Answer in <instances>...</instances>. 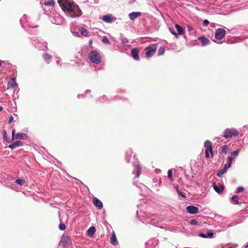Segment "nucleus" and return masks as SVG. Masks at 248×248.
<instances>
[{"mask_svg":"<svg viewBox=\"0 0 248 248\" xmlns=\"http://www.w3.org/2000/svg\"><path fill=\"white\" fill-rule=\"evenodd\" d=\"M58 2L62 9L68 13L71 17H76L81 15V11L78 6L68 0H58Z\"/></svg>","mask_w":248,"mask_h":248,"instance_id":"obj_1","label":"nucleus"},{"mask_svg":"<svg viewBox=\"0 0 248 248\" xmlns=\"http://www.w3.org/2000/svg\"><path fill=\"white\" fill-rule=\"evenodd\" d=\"M204 146L205 148V156L207 158L213 157V146L212 142L208 140H206L204 143Z\"/></svg>","mask_w":248,"mask_h":248,"instance_id":"obj_2","label":"nucleus"},{"mask_svg":"<svg viewBox=\"0 0 248 248\" xmlns=\"http://www.w3.org/2000/svg\"><path fill=\"white\" fill-rule=\"evenodd\" d=\"M239 134V131L235 129L227 128L223 132L222 137L226 139L236 137Z\"/></svg>","mask_w":248,"mask_h":248,"instance_id":"obj_3","label":"nucleus"},{"mask_svg":"<svg viewBox=\"0 0 248 248\" xmlns=\"http://www.w3.org/2000/svg\"><path fill=\"white\" fill-rule=\"evenodd\" d=\"M89 59L93 63L98 64L101 62V58L99 53L92 51L89 54Z\"/></svg>","mask_w":248,"mask_h":248,"instance_id":"obj_4","label":"nucleus"},{"mask_svg":"<svg viewBox=\"0 0 248 248\" xmlns=\"http://www.w3.org/2000/svg\"><path fill=\"white\" fill-rule=\"evenodd\" d=\"M157 46L156 44H151L145 48V54L147 57H150L156 52Z\"/></svg>","mask_w":248,"mask_h":248,"instance_id":"obj_5","label":"nucleus"},{"mask_svg":"<svg viewBox=\"0 0 248 248\" xmlns=\"http://www.w3.org/2000/svg\"><path fill=\"white\" fill-rule=\"evenodd\" d=\"M71 241L70 238L66 235H62L60 242V245L63 248H66L71 244Z\"/></svg>","mask_w":248,"mask_h":248,"instance_id":"obj_6","label":"nucleus"},{"mask_svg":"<svg viewBox=\"0 0 248 248\" xmlns=\"http://www.w3.org/2000/svg\"><path fill=\"white\" fill-rule=\"evenodd\" d=\"M226 35V31L221 28L216 30L215 32V37L217 40H221Z\"/></svg>","mask_w":248,"mask_h":248,"instance_id":"obj_7","label":"nucleus"},{"mask_svg":"<svg viewBox=\"0 0 248 248\" xmlns=\"http://www.w3.org/2000/svg\"><path fill=\"white\" fill-rule=\"evenodd\" d=\"M12 134L13 139H14V138H15L16 139L25 140L27 137V135L23 133H18L15 134V130H13Z\"/></svg>","mask_w":248,"mask_h":248,"instance_id":"obj_8","label":"nucleus"},{"mask_svg":"<svg viewBox=\"0 0 248 248\" xmlns=\"http://www.w3.org/2000/svg\"><path fill=\"white\" fill-rule=\"evenodd\" d=\"M186 211L191 214H196L198 212V208L193 205H189L186 208Z\"/></svg>","mask_w":248,"mask_h":248,"instance_id":"obj_9","label":"nucleus"},{"mask_svg":"<svg viewBox=\"0 0 248 248\" xmlns=\"http://www.w3.org/2000/svg\"><path fill=\"white\" fill-rule=\"evenodd\" d=\"M213 186L214 190L218 194L222 193L224 189V186L222 184H220L217 186L214 183Z\"/></svg>","mask_w":248,"mask_h":248,"instance_id":"obj_10","label":"nucleus"},{"mask_svg":"<svg viewBox=\"0 0 248 248\" xmlns=\"http://www.w3.org/2000/svg\"><path fill=\"white\" fill-rule=\"evenodd\" d=\"M93 203L94 205L99 209H101L103 207V203L100 200L97 198H94L93 199Z\"/></svg>","mask_w":248,"mask_h":248,"instance_id":"obj_11","label":"nucleus"},{"mask_svg":"<svg viewBox=\"0 0 248 248\" xmlns=\"http://www.w3.org/2000/svg\"><path fill=\"white\" fill-rule=\"evenodd\" d=\"M139 50L136 48L132 49L131 52L132 56L136 60H138L139 59Z\"/></svg>","mask_w":248,"mask_h":248,"instance_id":"obj_12","label":"nucleus"},{"mask_svg":"<svg viewBox=\"0 0 248 248\" xmlns=\"http://www.w3.org/2000/svg\"><path fill=\"white\" fill-rule=\"evenodd\" d=\"M141 15V13L140 12H134L131 13L129 14V17L130 19L133 20L137 17L140 16Z\"/></svg>","mask_w":248,"mask_h":248,"instance_id":"obj_13","label":"nucleus"},{"mask_svg":"<svg viewBox=\"0 0 248 248\" xmlns=\"http://www.w3.org/2000/svg\"><path fill=\"white\" fill-rule=\"evenodd\" d=\"M110 243L113 245L116 246L118 244L116 235L114 232H112V235L110 237Z\"/></svg>","mask_w":248,"mask_h":248,"instance_id":"obj_14","label":"nucleus"},{"mask_svg":"<svg viewBox=\"0 0 248 248\" xmlns=\"http://www.w3.org/2000/svg\"><path fill=\"white\" fill-rule=\"evenodd\" d=\"M198 39L202 41V46H206L210 43V40L205 36L199 37Z\"/></svg>","mask_w":248,"mask_h":248,"instance_id":"obj_15","label":"nucleus"},{"mask_svg":"<svg viewBox=\"0 0 248 248\" xmlns=\"http://www.w3.org/2000/svg\"><path fill=\"white\" fill-rule=\"evenodd\" d=\"M22 145V142L21 141L18 140L16 141L14 143L10 144L9 145V147L11 149H15V148Z\"/></svg>","mask_w":248,"mask_h":248,"instance_id":"obj_16","label":"nucleus"},{"mask_svg":"<svg viewBox=\"0 0 248 248\" xmlns=\"http://www.w3.org/2000/svg\"><path fill=\"white\" fill-rule=\"evenodd\" d=\"M214 233L211 232H207L206 234L202 232L199 233V236L202 238L212 237Z\"/></svg>","mask_w":248,"mask_h":248,"instance_id":"obj_17","label":"nucleus"},{"mask_svg":"<svg viewBox=\"0 0 248 248\" xmlns=\"http://www.w3.org/2000/svg\"><path fill=\"white\" fill-rule=\"evenodd\" d=\"M95 228L94 226L91 227L87 231V234L89 236H92L95 233Z\"/></svg>","mask_w":248,"mask_h":248,"instance_id":"obj_18","label":"nucleus"},{"mask_svg":"<svg viewBox=\"0 0 248 248\" xmlns=\"http://www.w3.org/2000/svg\"><path fill=\"white\" fill-rule=\"evenodd\" d=\"M227 168H228L227 165L225 164L224 168L217 172V176L220 177H221L226 172Z\"/></svg>","mask_w":248,"mask_h":248,"instance_id":"obj_19","label":"nucleus"},{"mask_svg":"<svg viewBox=\"0 0 248 248\" xmlns=\"http://www.w3.org/2000/svg\"><path fill=\"white\" fill-rule=\"evenodd\" d=\"M175 28L179 34H183L185 33V30L180 25L176 24Z\"/></svg>","mask_w":248,"mask_h":248,"instance_id":"obj_20","label":"nucleus"},{"mask_svg":"<svg viewBox=\"0 0 248 248\" xmlns=\"http://www.w3.org/2000/svg\"><path fill=\"white\" fill-rule=\"evenodd\" d=\"M102 19L106 23H111L112 21L111 17L109 15L104 16Z\"/></svg>","mask_w":248,"mask_h":248,"instance_id":"obj_21","label":"nucleus"},{"mask_svg":"<svg viewBox=\"0 0 248 248\" xmlns=\"http://www.w3.org/2000/svg\"><path fill=\"white\" fill-rule=\"evenodd\" d=\"M8 86L9 87L11 88H15L17 86V83H16L15 78H13L10 81L8 82Z\"/></svg>","mask_w":248,"mask_h":248,"instance_id":"obj_22","label":"nucleus"},{"mask_svg":"<svg viewBox=\"0 0 248 248\" xmlns=\"http://www.w3.org/2000/svg\"><path fill=\"white\" fill-rule=\"evenodd\" d=\"M80 33L83 35L85 36H88L89 35V31H87V30L85 29L84 28H81L80 29Z\"/></svg>","mask_w":248,"mask_h":248,"instance_id":"obj_23","label":"nucleus"},{"mask_svg":"<svg viewBox=\"0 0 248 248\" xmlns=\"http://www.w3.org/2000/svg\"><path fill=\"white\" fill-rule=\"evenodd\" d=\"M228 149V146L227 145H224L221 148L220 153L223 154H226L227 152Z\"/></svg>","mask_w":248,"mask_h":248,"instance_id":"obj_24","label":"nucleus"},{"mask_svg":"<svg viewBox=\"0 0 248 248\" xmlns=\"http://www.w3.org/2000/svg\"><path fill=\"white\" fill-rule=\"evenodd\" d=\"M43 57L46 61H47L51 59V56L47 53H45L43 54Z\"/></svg>","mask_w":248,"mask_h":248,"instance_id":"obj_25","label":"nucleus"},{"mask_svg":"<svg viewBox=\"0 0 248 248\" xmlns=\"http://www.w3.org/2000/svg\"><path fill=\"white\" fill-rule=\"evenodd\" d=\"M176 191L178 194L181 196L183 198H186V196L185 194H184L179 189V187L178 186L175 187Z\"/></svg>","mask_w":248,"mask_h":248,"instance_id":"obj_26","label":"nucleus"},{"mask_svg":"<svg viewBox=\"0 0 248 248\" xmlns=\"http://www.w3.org/2000/svg\"><path fill=\"white\" fill-rule=\"evenodd\" d=\"M233 161V157L232 156H229L228 157V164H227V167L230 168L232 165V163Z\"/></svg>","mask_w":248,"mask_h":248,"instance_id":"obj_27","label":"nucleus"},{"mask_svg":"<svg viewBox=\"0 0 248 248\" xmlns=\"http://www.w3.org/2000/svg\"><path fill=\"white\" fill-rule=\"evenodd\" d=\"M45 5L46 6H52L54 5V2L53 0H49L45 2Z\"/></svg>","mask_w":248,"mask_h":248,"instance_id":"obj_28","label":"nucleus"},{"mask_svg":"<svg viewBox=\"0 0 248 248\" xmlns=\"http://www.w3.org/2000/svg\"><path fill=\"white\" fill-rule=\"evenodd\" d=\"M16 184L19 185H23L24 184L25 181L24 180L22 179H18L16 180Z\"/></svg>","mask_w":248,"mask_h":248,"instance_id":"obj_29","label":"nucleus"},{"mask_svg":"<svg viewBox=\"0 0 248 248\" xmlns=\"http://www.w3.org/2000/svg\"><path fill=\"white\" fill-rule=\"evenodd\" d=\"M239 150H236L231 153V156H234L235 157V156H237L239 154Z\"/></svg>","mask_w":248,"mask_h":248,"instance_id":"obj_30","label":"nucleus"},{"mask_svg":"<svg viewBox=\"0 0 248 248\" xmlns=\"http://www.w3.org/2000/svg\"><path fill=\"white\" fill-rule=\"evenodd\" d=\"M238 198V197L237 196H233L232 198V201L233 202H234L235 204H239V202H238V201L237 200Z\"/></svg>","mask_w":248,"mask_h":248,"instance_id":"obj_31","label":"nucleus"},{"mask_svg":"<svg viewBox=\"0 0 248 248\" xmlns=\"http://www.w3.org/2000/svg\"><path fill=\"white\" fill-rule=\"evenodd\" d=\"M164 47H160L158 50V54L159 55L163 54L164 52Z\"/></svg>","mask_w":248,"mask_h":248,"instance_id":"obj_32","label":"nucleus"},{"mask_svg":"<svg viewBox=\"0 0 248 248\" xmlns=\"http://www.w3.org/2000/svg\"><path fill=\"white\" fill-rule=\"evenodd\" d=\"M168 177L170 179L172 178V171L171 170H169L168 171Z\"/></svg>","mask_w":248,"mask_h":248,"instance_id":"obj_33","label":"nucleus"},{"mask_svg":"<svg viewBox=\"0 0 248 248\" xmlns=\"http://www.w3.org/2000/svg\"><path fill=\"white\" fill-rule=\"evenodd\" d=\"M244 190V187H242V186H240V187L237 188L236 192L237 193H240V192H243Z\"/></svg>","mask_w":248,"mask_h":248,"instance_id":"obj_34","label":"nucleus"},{"mask_svg":"<svg viewBox=\"0 0 248 248\" xmlns=\"http://www.w3.org/2000/svg\"><path fill=\"white\" fill-rule=\"evenodd\" d=\"M66 228V226L63 223H60L59 225V229L61 230H64Z\"/></svg>","mask_w":248,"mask_h":248,"instance_id":"obj_35","label":"nucleus"},{"mask_svg":"<svg viewBox=\"0 0 248 248\" xmlns=\"http://www.w3.org/2000/svg\"><path fill=\"white\" fill-rule=\"evenodd\" d=\"M102 42L105 44H110L108 39L106 37H105L103 38Z\"/></svg>","mask_w":248,"mask_h":248,"instance_id":"obj_36","label":"nucleus"},{"mask_svg":"<svg viewBox=\"0 0 248 248\" xmlns=\"http://www.w3.org/2000/svg\"><path fill=\"white\" fill-rule=\"evenodd\" d=\"M190 223L192 225H196L198 224V221L196 220L193 219L190 221Z\"/></svg>","mask_w":248,"mask_h":248,"instance_id":"obj_37","label":"nucleus"},{"mask_svg":"<svg viewBox=\"0 0 248 248\" xmlns=\"http://www.w3.org/2000/svg\"><path fill=\"white\" fill-rule=\"evenodd\" d=\"M2 135H3V139L5 140H6L7 133H6V131L5 130H2Z\"/></svg>","mask_w":248,"mask_h":248,"instance_id":"obj_38","label":"nucleus"},{"mask_svg":"<svg viewBox=\"0 0 248 248\" xmlns=\"http://www.w3.org/2000/svg\"><path fill=\"white\" fill-rule=\"evenodd\" d=\"M170 32H171L172 34L174 35L176 37V38H177V37H178V35H177V34L176 33V32H175V31H174L172 29L170 28Z\"/></svg>","mask_w":248,"mask_h":248,"instance_id":"obj_39","label":"nucleus"},{"mask_svg":"<svg viewBox=\"0 0 248 248\" xmlns=\"http://www.w3.org/2000/svg\"><path fill=\"white\" fill-rule=\"evenodd\" d=\"M209 24V21L208 20L205 19V20H203V25L204 26H208Z\"/></svg>","mask_w":248,"mask_h":248,"instance_id":"obj_40","label":"nucleus"},{"mask_svg":"<svg viewBox=\"0 0 248 248\" xmlns=\"http://www.w3.org/2000/svg\"><path fill=\"white\" fill-rule=\"evenodd\" d=\"M13 120H14V117L12 116H11L10 117V119H9V122H8V124H11L12 123V122L13 121Z\"/></svg>","mask_w":248,"mask_h":248,"instance_id":"obj_41","label":"nucleus"},{"mask_svg":"<svg viewBox=\"0 0 248 248\" xmlns=\"http://www.w3.org/2000/svg\"><path fill=\"white\" fill-rule=\"evenodd\" d=\"M188 30L189 31H191L193 30V28L190 26H188Z\"/></svg>","mask_w":248,"mask_h":248,"instance_id":"obj_42","label":"nucleus"},{"mask_svg":"<svg viewBox=\"0 0 248 248\" xmlns=\"http://www.w3.org/2000/svg\"><path fill=\"white\" fill-rule=\"evenodd\" d=\"M2 108L1 106H0V112L1 111H2Z\"/></svg>","mask_w":248,"mask_h":248,"instance_id":"obj_43","label":"nucleus"},{"mask_svg":"<svg viewBox=\"0 0 248 248\" xmlns=\"http://www.w3.org/2000/svg\"><path fill=\"white\" fill-rule=\"evenodd\" d=\"M1 62H2V61L1 60H0V66L1 65V64H2Z\"/></svg>","mask_w":248,"mask_h":248,"instance_id":"obj_44","label":"nucleus"},{"mask_svg":"<svg viewBox=\"0 0 248 248\" xmlns=\"http://www.w3.org/2000/svg\"><path fill=\"white\" fill-rule=\"evenodd\" d=\"M139 176V172H138L137 173V177H138Z\"/></svg>","mask_w":248,"mask_h":248,"instance_id":"obj_45","label":"nucleus"},{"mask_svg":"<svg viewBox=\"0 0 248 248\" xmlns=\"http://www.w3.org/2000/svg\"><path fill=\"white\" fill-rule=\"evenodd\" d=\"M245 248H248V245H247V246L245 247Z\"/></svg>","mask_w":248,"mask_h":248,"instance_id":"obj_46","label":"nucleus"}]
</instances>
